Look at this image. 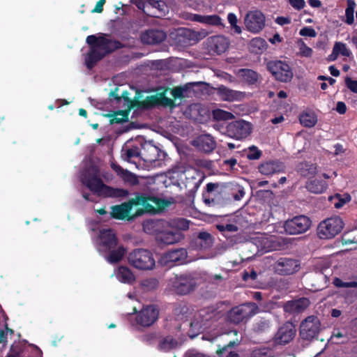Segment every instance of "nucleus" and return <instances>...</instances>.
Segmentation results:
<instances>
[{"label":"nucleus","mask_w":357,"mask_h":357,"mask_svg":"<svg viewBox=\"0 0 357 357\" xmlns=\"http://www.w3.org/2000/svg\"><path fill=\"white\" fill-rule=\"evenodd\" d=\"M355 7L356 3L354 0H347V7L345 10V22L349 25H351L354 22V13Z\"/></svg>","instance_id":"47"},{"label":"nucleus","mask_w":357,"mask_h":357,"mask_svg":"<svg viewBox=\"0 0 357 357\" xmlns=\"http://www.w3.org/2000/svg\"><path fill=\"white\" fill-rule=\"evenodd\" d=\"M238 76L249 85L255 84L259 79V74L256 71L248 68L239 69Z\"/></svg>","instance_id":"33"},{"label":"nucleus","mask_w":357,"mask_h":357,"mask_svg":"<svg viewBox=\"0 0 357 357\" xmlns=\"http://www.w3.org/2000/svg\"><path fill=\"white\" fill-rule=\"evenodd\" d=\"M311 302L306 297L287 301L283 305V310L289 314H298L303 312L310 305Z\"/></svg>","instance_id":"24"},{"label":"nucleus","mask_w":357,"mask_h":357,"mask_svg":"<svg viewBox=\"0 0 357 357\" xmlns=\"http://www.w3.org/2000/svg\"><path fill=\"white\" fill-rule=\"evenodd\" d=\"M169 37L173 40L174 45L180 47H188L197 41L196 32L187 28L174 29L170 33Z\"/></svg>","instance_id":"16"},{"label":"nucleus","mask_w":357,"mask_h":357,"mask_svg":"<svg viewBox=\"0 0 357 357\" xmlns=\"http://www.w3.org/2000/svg\"><path fill=\"white\" fill-rule=\"evenodd\" d=\"M266 68L273 77L281 82H290L293 77L291 67L285 61L271 60L266 63Z\"/></svg>","instance_id":"8"},{"label":"nucleus","mask_w":357,"mask_h":357,"mask_svg":"<svg viewBox=\"0 0 357 357\" xmlns=\"http://www.w3.org/2000/svg\"><path fill=\"white\" fill-rule=\"evenodd\" d=\"M23 349L20 345H12L6 357H22Z\"/></svg>","instance_id":"63"},{"label":"nucleus","mask_w":357,"mask_h":357,"mask_svg":"<svg viewBox=\"0 0 357 357\" xmlns=\"http://www.w3.org/2000/svg\"><path fill=\"white\" fill-rule=\"evenodd\" d=\"M178 346V342L172 336L168 335L162 338L158 344V349L164 352H168Z\"/></svg>","instance_id":"39"},{"label":"nucleus","mask_w":357,"mask_h":357,"mask_svg":"<svg viewBox=\"0 0 357 357\" xmlns=\"http://www.w3.org/2000/svg\"><path fill=\"white\" fill-rule=\"evenodd\" d=\"M227 135L231 138L241 140L245 139L252 132V125L244 120L229 123L226 128Z\"/></svg>","instance_id":"15"},{"label":"nucleus","mask_w":357,"mask_h":357,"mask_svg":"<svg viewBox=\"0 0 357 357\" xmlns=\"http://www.w3.org/2000/svg\"><path fill=\"white\" fill-rule=\"evenodd\" d=\"M213 118L215 121H227L234 118L232 113L223 109H217L213 111Z\"/></svg>","instance_id":"48"},{"label":"nucleus","mask_w":357,"mask_h":357,"mask_svg":"<svg viewBox=\"0 0 357 357\" xmlns=\"http://www.w3.org/2000/svg\"><path fill=\"white\" fill-rule=\"evenodd\" d=\"M298 173L303 177H311L317 173V165L309 162H300L296 167Z\"/></svg>","instance_id":"34"},{"label":"nucleus","mask_w":357,"mask_h":357,"mask_svg":"<svg viewBox=\"0 0 357 357\" xmlns=\"http://www.w3.org/2000/svg\"><path fill=\"white\" fill-rule=\"evenodd\" d=\"M170 178L169 177L168 173H158V182L162 184L165 188H168L172 186V183H170Z\"/></svg>","instance_id":"59"},{"label":"nucleus","mask_w":357,"mask_h":357,"mask_svg":"<svg viewBox=\"0 0 357 357\" xmlns=\"http://www.w3.org/2000/svg\"><path fill=\"white\" fill-rule=\"evenodd\" d=\"M344 222L339 216H333L321 221L317 227V235L321 239H331L340 234Z\"/></svg>","instance_id":"4"},{"label":"nucleus","mask_w":357,"mask_h":357,"mask_svg":"<svg viewBox=\"0 0 357 357\" xmlns=\"http://www.w3.org/2000/svg\"><path fill=\"white\" fill-rule=\"evenodd\" d=\"M173 291L178 295H186L193 291L197 286V282L190 274L176 275L171 280Z\"/></svg>","instance_id":"9"},{"label":"nucleus","mask_w":357,"mask_h":357,"mask_svg":"<svg viewBox=\"0 0 357 357\" xmlns=\"http://www.w3.org/2000/svg\"><path fill=\"white\" fill-rule=\"evenodd\" d=\"M213 244V238L211 234L206 231H202L190 241V245L193 250H206L211 248Z\"/></svg>","instance_id":"27"},{"label":"nucleus","mask_w":357,"mask_h":357,"mask_svg":"<svg viewBox=\"0 0 357 357\" xmlns=\"http://www.w3.org/2000/svg\"><path fill=\"white\" fill-rule=\"evenodd\" d=\"M299 121L301 125L306 128H312L315 126L317 119L314 113L303 112L299 116Z\"/></svg>","instance_id":"41"},{"label":"nucleus","mask_w":357,"mask_h":357,"mask_svg":"<svg viewBox=\"0 0 357 357\" xmlns=\"http://www.w3.org/2000/svg\"><path fill=\"white\" fill-rule=\"evenodd\" d=\"M82 183L92 192L107 197H124L129 194L125 189L114 188L105 185L100 178L98 166L91 165L85 169L81 176Z\"/></svg>","instance_id":"2"},{"label":"nucleus","mask_w":357,"mask_h":357,"mask_svg":"<svg viewBox=\"0 0 357 357\" xmlns=\"http://www.w3.org/2000/svg\"><path fill=\"white\" fill-rule=\"evenodd\" d=\"M217 229L220 232L224 233V235H226L225 234L226 232H236L238 230V227L236 225L230 224V223L225 224V225H224V224L218 225Z\"/></svg>","instance_id":"58"},{"label":"nucleus","mask_w":357,"mask_h":357,"mask_svg":"<svg viewBox=\"0 0 357 357\" xmlns=\"http://www.w3.org/2000/svg\"><path fill=\"white\" fill-rule=\"evenodd\" d=\"M190 89L188 85L175 87L171 91V94L174 99L183 98L188 96L187 92Z\"/></svg>","instance_id":"52"},{"label":"nucleus","mask_w":357,"mask_h":357,"mask_svg":"<svg viewBox=\"0 0 357 357\" xmlns=\"http://www.w3.org/2000/svg\"><path fill=\"white\" fill-rule=\"evenodd\" d=\"M247 29L252 33H259L265 26V16L259 10L249 12L245 18Z\"/></svg>","instance_id":"20"},{"label":"nucleus","mask_w":357,"mask_h":357,"mask_svg":"<svg viewBox=\"0 0 357 357\" xmlns=\"http://www.w3.org/2000/svg\"><path fill=\"white\" fill-rule=\"evenodd\" d=\"M130 110H119L114 114L110 115L109 122L111 124H119L128 121Z\"/></svg>","instance_id":"42"},{"label":"nucleus","mask_w":357,"mask_h":357,"mask_svg":"<svg viewBox=\"0 0 357 357\" xmlns=\"http://www.w3.org/2000/svg\"><path fill=\"white\" fill-rule=\"evenodd\" d=\"M86 42L89 45L98 47L103 53H105V55L123 47L120 41L107 38L104 36L98 37L95 35L88 36Z\"/></svg>","instance_id":"13"},{"label":"nucleus","mask_w":357,"mask_h":357,"mask_svg":"<svg viewBox=\"0 0 357 357\" xmlns=\"http://www.w3.org/2000/svg\"><path fill=\"white\" fill-rule=\"evenodd\" d=\"M98 250L100 252H109L118 245L117 236L112 229H103L100 231L98 235Z\"/></svg>","instance_id":"17"},{"label":"nucleus","mask_w":357,"mask_h":357,"mask_svg":"<svg viewBox=\"0 0 357 357\" xmlns=\"http://www.w3.org/2000/svg\"><path fill=\"white\" fill-rule=\"evenodd\" d=\"M321 323L319 318L311 315L303 320L300 325L299 333L304 340H312L317 338L320 331Z\"/></svg>","instance_id":"11"},{"label":"nucleus","mask_w":357,"mask_h":357,"mask_svg":"<svg viewBox=\"0 0 357 357\" xmlns=\"http://www.w3.org/2000/svg\"><path fill=\"white\" fill-rule=\"evenodd\" d=\"M299 34L301 36H307L311 38H315L317 35L316 31L311 26H305L302 28L299 31Z\"/></svg>","instance_id":"62"},{"label":"nucleus","mask_w":357,"mask_h":357,"mask_svg":"<svg viewBox=\"0 0 357 357\" xmlns=\"http://www.w3.org/2000/svg\"><path fill=\"white\" fill-rule=\"evenodd\" d=\"M183 171L177 167L167 172L172 185H180V181H183Z\"/></svg>","instance_id":"43"},{"label":"nucleus","mask_w":357,"mask_h":357,"mask_svg":"<svg viewBox=\"0 0 357 357\" xmlns=\"http://www.w3.org/2000/svg\"><path fill=\"white\" fill-rule=\"evenodd\" d=\"M191 144L198 151L205 153H211L216 147L214 138L210 135H201L192 140Z\"/></svg>","instance_id":"25"},{"label":"nucleus","mask_w":357,"mask_h":357,"mask_svg":"<svg viewBox=\"0 0 357 357\" xmlns=\"http://www.w3.org/2000/svg\"><path fill=\"white\" fill-rule=\"evenodd\" d=\"M169 11V6L164 1L158 0V18L165 17Z\"/></svg>","instance_id":"55"},{"label":"nucleus","mask_w":357,"mask_h":357,"mask_svg":"<svg viewBox=\"0 0 357 357\" xmlns=\"http://www.w3.org/2000/svg\"><path fill=\"white\" fill-rule=\"evenodd\" d=\"M267 47L266 41L259 37L252 39L250 42V50L251 52L258 54L261 53Z\"/></svg>","instance_id":"38"},{"label":"nucleus","mask_w":357,"mask_h":357,"mask_svg":"<svg viewBox=\"0 0 357 357\" xmlns=\"http://www.w3.org/2000/svg\"><path fill=\"white\" fill-rule=\"evenodd\" d=\"M130 2L142 10L147 16H153V13L147 10V8L155 9L156 0H130Z\"/></svg>","instance_id":"36"},{"label":"nucleus","mask_w":357,"mask_h":357,"mask_svg":"<svg viewBox=\"0 0 357 357\" xmlns=\"http://www.w3.org/2000/svg\"><path fill=\"white\" fill-rule=\"evenodd\" d=\"M129 92L124 91L120 96L121 100L123 99L128 107V110L134 109H148L156 106V94L146 97L144 100H140L142 98L141 91L137 90L134 99L129 98Z\"/></svg>","instance_id":"7"},{"label":"nucleus","mask_w":357,"mask_h":357,"mask_svg":"<svg viewBox=\"0 0 357 357\" xmlns=\"http://www.w3.org/2000/svg\"><path fill=\"white\" fill-rule=\"evenodd\" d=\"M249 357H276L274 351L269 347L255 349Z\"/></svg>","instance_id":"45"},{"label":"nucleus","mask_w":357,"mask_h":357,"mask_svg":"<svg viewBox=\"0 0 357 357\" xmlns=\"http://www.w3.org/2000/svg\"><path fill=\"white\" fill-rule=\"evenodd\" d=\"M143 229L147 234H153L156 231V222L147 220L143 223Z\"/></svg>","instance_id":"60"},{"label":"nucleus","mask_w":357,"mask_h":357,"mask_svg":"<svg viewBox=\"0 0 357 357\" xmlns=\"http://www.w3.org/2000/svg\"><path fill=\"white\" fill-rule=\"evenodd\" d=\"M216 91L218 96L224 101L232 102L235 100H241L245 97V93L243 92L229 89L224 85L219 86Z\"/></svg>","instance_id":"29"},{"label":"nucleus","mask_w":357,"mask_h":357,"mask_svg":"<svg viewBox=\"0 0 357 357\" xmlns=\"http://www.w3.org/2000/svg\"><path fill=\"white\" fill-rule=\"evenodd\" d=\"M136 323L142 327H149L156 321V306L149 305L144 307L135 317Z\"/></svg>","instance_id":"22"},{"label":"nucleus","mask_w":357,"mask_h":357,"mask_svg":"<svg viewBox=\"0 0 357 357\" xmlns=\"http://www.w3.org/2000/svg\"><path fill=\"white\" fill-rule=\"evenodd\" d=\"M141 40L144 44H156V29H149L141 35Z\"/></svg>","instance_id":"46"},{"label":"nucleus","mask_w":357,"mask_h":357,"mask_svg":"<svg viewBox=\"0 0 357 357\" xmlns=\"http://www.w3.org/2000/svg\"><path fill=\"white\" fill-rule=\"evenodd\" d=\"M227 20L231 28L234 30V32L236 33H241V29L237 25L238 19L236 15L233 13H229L227 15Z\"/></svg>","instance_id":"57"},{"label":"nucleus","mask_w":357,"mask_h":357,"mask_svg":"<svg viewBox=\"0 0 357 357\" xmlns=\"http://www.w3.org/2000/svg\"><path fill=\"white\" fill-rule=\"evenodd\" d=\"M190 221L183 218H176L170 220L169 225L175 231H186L189 229Z\"/></svg>","instance_id":"40"},{"label":"nucleus","mask_w":357,"mask_h":357,"mask_svg":"<svg viewBox=\"0 0 357 357\" xmlns=\"http://www.w3.org/2000/svg\"><path fill=\"white\" fill-rule=\"evenodd\" d=\"M344 82L347 87L351 91L354 93H357V80H353L351 77H346Z\"/></svg>","instance_id":"64"},{"label":"nucleus","mask_w":357,"mask_h":357,"mask_svg":"<svg viewBox=\"0 0 357 357\" xmlns=\"http://www.w3.org/2000/svg\"><path fill=\"white\" fill-rule=\"evenodd\" d=\"M333 50L337 53L344 56H349L351 55L350 50L347 47L345 43L341 42H336L333 46Z\"/></svg>","instance_id":"54"},{"label":"nucleus","mask_w":357,"mask_h":357,"mask_svg":"<svg viewBox=\"0 0 357 357\" xmlns=\"http://www.w3.org/2000/svg\"><path fill=\"white\" fill-rule=\"evenodd\" d=\"M311 224L312 221L307 216L301 215L287 220L284 228L285 231L289 234H299L307 231Z\"/></svg>","instance_id":"14"},{"label":"nucleus","mask_w":357,"mask_h":357,"mask_svg":"<svg viewBox=\"0 0 357 357\" xmlns=\"http://www.w3.org/2000/svg\"><path fill=\"white\" fill-rule=\"evenodd\" d=\"M298 261L288 257H280L273 266L275 273L281 275L293 274L298 270Z\"/></svg>","instance_id":"21"},{"label":"nucleus","mask_w":357,"mask_h":357,"mask_svg":"<svg viewBox=\"0 0 357 357\" xmlns=\"http://www.w3.org/2000/svg\"><path fill=\"white\" fill-rule=\"evenodd\" d=\"M128 261L133 267L140 270H151L155 266L153 254L142 248L132 250L129 254Z\"/></svg>","instance_id":"5"},{"label":"nucleus","mask_w":357,"mask_h":357,"mask_svg":"<svg viewBox=\"0 0 357 357\" xmlns=\"http://www.w3.org/2000/svg\"><path fill=\"white\" fill-rule=\"evenodd\" d=\"M235 341H230L227 344L218 347L216 351L218 357H240L239 354L234 351V347L236 345Z\"/></svg>","instance_id":"35"},{"label":"nucleus","mask_w":357,"mask_h":357,"mask_svg":"<svg viewBox=\"0 0 357 357\" xmlns=\"http://www.w3.org/2000/svg\"><path fill=\"white\" fill-rule=\"evenodd\" d=\"M270 328V321L267 319H262L254 326V329L257 333H262L267 331Z\"/></svg>","instance_id":"56"},{"label":"nucleus","mask_w":357,"mask_h":357,"mask_svg":"<svg viewBox=\"0 0 357 357\" xmlns=\"http://www.w3.org/2000/svg\"><path fill=\"white\" fill-rule=\"evenodd\" d=\"M261 246L265 252H271L274 250H280L286 245L285 241L282 237L277 236H269L261 238L260 241Z\"/></svg>","instance_id":"28"},{"label":"nucleus","mask_w":357,"mask_h":357,"mask_svg":"<svg viewBox=\"0 0 357 357\" xmlns=\"http://www.w3.org/2000/svg\"><path fill=\"white\" fill-rule=\"evenodd\" d=\"M245 195L243 188L238 185L231 184V191L229 193V199L232 197L235 201L241 200Z\"/></svg>","instance_id":"49"},{"label":"nucleus","mask_w":357,"mask_h":357,"mask_svg":"<svg viewBox=\"0 0 357 357\" xmlns=\"http://www.w3.org/2000/svg\"><path fill=\"white\" fill-rule=\"evenodd\" d=\"M258 306L255 303H247L232 307L227 314L226 320L234 324L247 321L257 314Z\"/></svg>","instance_id":"3"},{"label":"nucleus","mask_w":357,"mask_h":357,"mask_svg":"<svg viewBox=\"0 0 357 357\" xmlns=\"http://www.w3.org/2000/svg\"><path fill=\"white\" fill-rule=\"evenodd\" d=\"M116 277L119 281L123 283L132 284L135 281V275L126 266H121L119 268Z\"/></svg>","instance_id":"37"},{"label":"nucleus","mask_w":357,"mask_h":357,"mask_svg":"<svg viewBox=\"0 0 357 357\" xmlns=\"http://www.w3.org/2000/svg\"><path fill=\"white\" fill-rule=\"evenodd\" d=\"M296 333L295 325L291 321H287L278 328L274 337V342L276 344L285 345L293 340Z\"/></svg>","instance_id":"19"},{"label":"nucleus","mask_w":357,"mask_h":357,"mask_svg":"<svg viewBox=\"0 0 357 357\" xmlns=\"http://www.w3.org/2000/svg\"><path fill=\"white\" fill-rule=\"evenodd\" d=\"M204 24L210 25H220L221 24V18L216 15H206L204 18Z\"/></svg>","instance_id":"61"},{"label":"nucleus","mask_w":357,"mask_h":357,"mask_svg":"<svg viewBox=\"0 0 357 357\" xmlns=\"http://www.w3.org/2000/svg\"><path fill=\"white\" fill-rule=\"evenodd\" d=\"M162 88L158 86V106L162 105L164 107H168L174 108L176 107L174 101L165 96L164 92H161Z\"/></svg>","instance_id":"44"},{"label":"nucleus","mask_w":357,"mask_h":357,"mask_svg":"<svg viewBox=\"0 0 357 357\" xmlns=\"http://www.w3.org/2000/svg\"><path fill=\"white\" fill-rule=\"evenodd\" d=\"M167 33L158 29V52L168 50V45L163 43L167 39Z\"/></svg>","instance_id":"51"},{"label":"nucleus","mask_w":357,"mask_h":357,"mask_svg":"<svg viewBox=\"0 0 357 357\" xmlns=\"http://www.w3.org/2000/svg\"><path fill=\"white\" fill-rule=\"evenodd\" d=\"M175 203L174 199H163L158 197V214L163 213L167 208Z\"/></svg>","instance_id":"50"},{"label":"nucleus","mask_w":357,"mask_h":357,"mask_svg":"<svg viewBox=\"0 0 357 357\" xmlns=\"http://www.w3.org/2000/svg\"><path fill=\"white\" fill-rule=\"evenodd\" d=\"M89 46L90 50L86 59V66L87 68L91 69L97 62L103 59L106 55L105 53H103L98 47L93 45Z\"/></svg>","instance_id":"30"},{"label":"nucleus","mask_w":357,"mask_h":357,"mask_svg":"<svg viewBox=\"0 0 357 357\" xmlns=\"http://www.w3.org/2000/svg\"><path fill=\"white\" fill-rule=\"evenodd\" d=\"M229 42L223 36L208 37L204 43L205 49L210 54H221L229 47Z\"/></svg>","instance_id":"18"},{"label":"nucleus","mask_w":357,"mask_h":357,"mask_svg":"<svg viewBox=\"0 0 357 357\" xmlns=\"http://www.w3.org/2000/svg\"><path fill=\"white\" fill-rule=\"evenodd\" d=\"M105 253H108V255L106 257V259L110 264H116L119 262L124 257L126 253V249L123 245H117L116 248H113L109 252H105Z\"/></svg>","instance_id":"32"},{"label":"nucleus","mask_w":357,"mask_h":357,"mask_svg":"<svg viewBox=\"0 0 357 357\" xmlns=\"http://www.w3.org/2000/svg\"><path fill=\"white\" fill-rule=\"evenodd\" d=\"M187 257L188 252L186 249L177 248L164 253L158 261V264L169 268L184 264L186 261Z\"/></svg>","instance_id":"12"},{"label":"nucleus","mask_w":357,"mask_h":357,"mask_svg":"<svg viewBox=\"0 0 357 357\" xmlns=\"http://www.w3.org/2000/svg\"><path fill=\"white\" fill-rule=\"evenodd\" d=\"M230 191L231 183H208L206 186V192L203 193L204 202L208 205L215 204V199L218 196L223 200H228Z\"/></svg>","instance_id":"6"},{"label":"nucleus","mask_w":357,"mask_h":357,"mask_svg":"<svg viewBox=\"0 0 357 357\" xmlns=\"http://www.w3.org/2000/svg\"><path fill=\"white\" fill-rule=\"evenodd\" d=\"M162 223L163 221L162 220L158 219V244L160 242L166 245H172L184 238V234L179 231H160L159 227Z\"/></svg>","instance_id":"23"},{"label":"nucleus","mask_w":357,"mask_h":357,"mask_svg":"<svg viewBox=\"0 0 357 357\" xmlns=\"http://www.w3.org/2000/svg\"><path fill=\"white\" fill-rule=\"evenodd\" d=\"M149 201L156 204V196L138 195L128 202L113 206L110 215L114 219L130 220L144 213L156 214V208Z\"/></svg>","instance_id":"1"},{"label":"nucleus","mask_w":357,"mask_h":357,"mask_svg":"<svg viewBox=\"0 0 357 357\" xmlns=\"http://www.w3.org/2000/svg\"><path fill=\"white\" fill-rule=\"evenodd\" d=\"M183 184L188 196L194 195L202 183L204 176L202 172L195 168L184 169L183 171Z\"/></svg>","instance_id":"10"},{"label":"nucleus","mask_w":357,"mask_h":357,"mask_svg":"<svg viewBox=\"0 0 357 357\" xmlns=\"http://www.w3.org/2000/svg\"><path fill=\"white\" fill-rule=\"evenodd\" d=\"M262 155V151L256 146H251L248 149L247 158L250 160L259 159Z\"/></svg>","instance_id":"53"},{"label":"nucleus","mask_w":357,"mask_h":357,"mask_svg":"<svg viewBox=\"0 0 357 357\" xmlns=\"http://www.w3.org/2000/svg\"><path fill=\"white\" fill-rule=\"evenodd\" d=\"M284 162L278 160H270L261 163L258 166L259 172L265 176H269L275 174L284 172Z\"/></svg>","instance_id":"26"},{"label":"nucleus","mask_w":357,"mask_h":357,"mask_svg":"<svg viewBox=\"0 0 357 357\" xmlns=\"http://www.w3.org/2000/svg\"><path fill=\"white\" fill-rule=\"evenodd\" d=\"M327 183L322 179H312L306 183L305 187L307 190L314 194L323 193L327 189Z\"/></svg>","instance_id":"31"}]
</instances>
